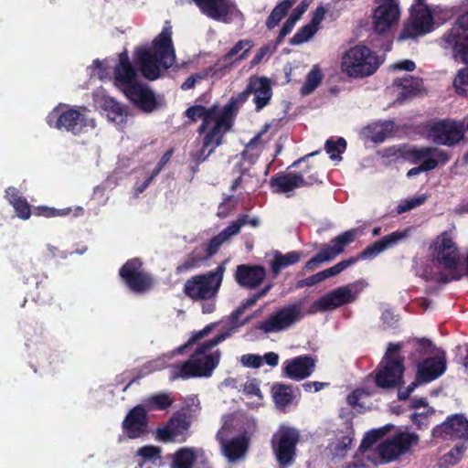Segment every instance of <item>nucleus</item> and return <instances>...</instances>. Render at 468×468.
I'll list each match as a JSON object with an SVG mask.
<instances>
[{"label":"nucleus","mask_w":468,"mask_h":468,"mask_svg":"<svg viewBox=\"0 0 468 468\" xmlns=\"http://www.w3.org/2000/svg\"><path fill=\"white\" fill-rule=\"evenodd\" d=\"M229 335L228 332L221 333L212 339L199 344L186 361L172 366L171 379L211 377L219 364L221 354L219 350L210 354L207 352L223 342Z\"/></svg>","instance_id":"1"},{"label":"nucleus","mask_w":468,"mask_h":468,"mask_svg":"<svg viewBox=\"0 0 468 468\" xmlns=\"http://www.w3.org/2000/svg\"><path fill=\"white\" fill-rule=\"evenodd\" d=\"M432 256L440 271L436 281L448 283L462 277L461 255L459 250L448 232L439 235L431 245Z\"/></svg>","instance_id":"2"},{"label":"nucleus","mask_w":468,"mask_h":468,"mask_svg":"<svg viewBox=\"0 0 468 468\" xmlns=\"http://www.w3.org/2000/svg\"><path fill=\"white\" fill-rule=\"evenodd\" d=\"M387 155L402 156L415 164L423 160L420 166L409 170L407 176L410 177L432 170L440 165H443L451 159L449 152L433 146L390 148L387 150Z\"/></svg>","instance_id":"3"},{"label":"nucleus","mask_w":468,"mask_h":468,"mask_svg":"<svg viewBox=\"0 0 468 468\" xmlns=\"http://www.w3.org/2000/svg\"><path fill=\"white\" fill-rule=\"evenodd\" d=\"M225 271V262H222L213 271L191 277L184 284V293L195 302L215 299L222 284Z\"/></svg>","instance_id":"4"},{"label":"nucleus","mask_w":468,"mask_h":468,"mask_svg":"<svg viewBox=\"0 0 468 468\" xmlns=\"http://www.w3.org/2000/svg\"><path fill=\"white\" fill-rule=\"evenodd\" d=\"M378 57L365 46L349 48L342 56L341 69L352 78L372 75L379 67Z\"/></svg>","instance_id":"5"},{"label":"nucleus","mask_w":468,"mask_h":468,"mask_svg":"<svg viewBox=\"0 0 468 468\" xmlns=\"http://www.w3.org/2000/svg\"><path fill=\"white\" fill-rule=\"evenodd\" d=\"M400 343L389 344L376 373V384L382 388H392L401 383L404 366L399 355Z\"/></svg>","instance_id":"6"},{"label":"nucleus","mask_w":468,"mask_h":468,"mask_svg":"<svg viewBox=\"0 0 468 468\" xmlns=\"http://www.w3.org/2000/svg\"><path fill=\"white\" fill-rule=\"evenodd\" d=\"M119 276L133 293L141 294L150 291L154 286L153 276L144 271L143 261L139 258L128 260L119 270Z\"/></svg>","instance_id":"7"},{"label":"nucleus","mask_w":468,"mask_h":468,"mask_svg":"<svg viewBox=\"0 0 468 468\" xmlns=\"http://www.w3.org/2000/svg\"><path fill=\"white\" fill-rule=\"evenodd\" d=\"M223 243V240L218 234L207 242L196 246L176 266V273L182 274L200 268L218 253Z\"/></svg>","instance_id":"8"},{"label":"nucleus","mask_w":468,"mask_h":468,"mask_svg":"<svg viewBox=\"0 0 468 468\" xmlns=\"http://www.w3.org/2000/svg\"><path fill=\"white\" fill-rule=\"evenodd\" d=\"M425 133L428 140L435 144L446 146L457 144L464 136L463 126L450 119L430 122Z\"/></svg>","instance_id":"9"},{"label":"nucleus","mask_w":468,"mask_h":468,"mask_svg":"<svg viewBox=\"0 0 468 468\" xmlns=\"http://www.w3.org/2000/svg\"><path fill=\"white\" fill-rule=\"evenodd\" d=\"M239 101L246 102L250 95H253L252 101L255 111L261 112L268 106L272 98L271 81L265 76L251 75L247 81L243 91L238 93Z\"/></svg>","instance_id":"10"},{"label":"nucleus","mask_w":468,"mask_h":468,"mask_svg":"<svg viewBox=\"0 0 468 468\" xmlns=\"http://www.w3.org/2000/svg\"><path fill=\"white\" fill-rule=\"evenodd\" d=\"M47 123L58 130H66L73 134H80L87 125L85 116L76 109L61 111L53 109L47 116Z\"/></svg>","instance_id":"11"},{"label":"nucleus","mask_w":468,"mask_h":468,"mask_svg":"<svg viewBox=\"0 0 468 468\" xmlns=\"http://www.w3.org/2000/svg\"><path fill=\"white\" fill-rule=\"evenodd\" d=\"M134 58L143 76L150 80H154L160 77V67L167 69L175 63L171 58L161 57L160 53L147 48L137 49L134 53Z\"/></svg>","instance_id":"12"},{"label":"nucleus","mask_w":468,"mask_h":468,"mask_svg":"<svg viewBox=\"0 0 468 468\" xmlns=\"http://www.w3.org/2000/svg\"><path fill=\"white\" fill-rule=\"evenodd\" d=\"M372 14V27L378 33H384L398 23L400 11L398 0H376Z\"/></svg>","instance_id":"13"},{"label":"nucleus","mask_w":468,"mask_h":468,"mask_svg":"<svg viewBox=\"0 0 468 468\" xmlns=\"http://www.w3.org/2000/svg\"><path fill=\"white\" fill-rule=\"evenodd\" d=\"M414 433L401 432L387 439L378 446V452L384 462H390L404 454L418 441Z\"/></svg>","instance_id":"14"},{"label":"nucleus","mask_w":468,"mask_h":468,"mask_svg":"<svg viewBox=\"0 0 468 468\" xmlns=\"http://www.w3.org/2000/svg\"><path fill=\"white\" fill-rule=\"evenodd\" d=\"M432 25L430 9L423 4H417L411 10V22L400 33V39L414 38L429 32Z\"/></svg>","instance_id":"15"},{"label":"nucleus","mask_w":468,"mask_h":468,"mask_svg":"<svg viewBox=\"0 0 468 468\" xmlns=\"http://www.w3.org/2000/svg\"><path fill=\"white\" fill-rule=\"evenodd\" d=\"M356 299V294L350 286L338 287L319 298L311 306L309 313L316 311H331L345 304L353 303Z\"/></svg>","instance_id":"16"},{"label":"nucleus","mask_w":468,"mask_h":468,"mask_svg":"<svg viewBox=\"0 0 468 468\" xmlns=\"http://www.w3.org/2000/svg\"><path fill=\"white\" fill-rule=\"evenodd\" d=\"M356 299V294L350 286L338 287L319 298L311 306L309 313L316 311H331L345 304L353 303Z\"/></svg>","instance_id":"17"},{"label":"nucleus","mask_w":468,"mask_h":468,"mask_svg":"<svg viewBox=\"0 0 468 468\" xmlns=\"http://www.w3.org/2000/svg\"><path fill=\"white\" fill-rule=\"evenodd\" d=\"M468 18L461 17L452 29L444 36L443 39L453 49L455 58H460L463 62L468 63Z\"/></svg>","instance_id":"18"},{"label":"nucleus","mask_w":468,"mask_h":468,"mask_svg":"<svg viewBox=\"0 0 468 468\" xmlns=\"http://www.w3.org/2000/svg\"><path fill=\"white\" fill-rule=\"evenodd\" d=\"M149 416L144 405H136L129 410L122 423L124 434L132 440L148 432Z\"/></svg>","instance_id":"19"},{"label":"nucleus","mask_w":468,"mask_h":468,"mask_svg":"<svg viewBox=\"0 0 468 468\" xmlns=\"http://www.w3.org/2000/svg\"><path fill=\"white\" fill-rule=\"evenodd\" d=\"M271 447L280 468H287L292 461V428L281 426L272 436Z\"/></svg>","instance_id":"20"},{"label":"nucleus","mask_w":468,"mask_h":468,"mask_svg":"<svg viewBox=\"0 0 468 468\" xmlns=\"http://www.w3.org/2000/svg\"><path fill=\"white\" fill-rule=\"evenodd\" d=\"M239 101V95H233L228 103L223 107L221 113L218 116L214 126L208 130L209 135L207 137V144L211 138L219 135L223 139L225 133L231 128L233 120L239 112V108L244 104Z\"/></svg>","instance_id":"21"},{"label":"nucleus","mask_w":468,"mask_h":468,"mask_svg":"<svg viewBox=\"0 0 468 468\" xmlns=\"http://www.w3.org/2000/svg\"><path fill=\"white\" fill-rule=\"evenodd\" d=\"M140 82L137 69L131 63L128 52L124 50L120 53L119 62L114 69V84L125 93Z\"/></svg>","instance_id":"22"},{"label":"nucleus","mask_w":468,"mask_h":468,"mask_svg":"<svg viewBox=\"0 0 468 468\" xmlns=\"http://www.w3.org/2000/svg\"><path fill=\"white\" fill-rule=\"evenodd\" d=\"M199 11L208 18L227 22L237 6L232 0H192Z\"/></svg>","instance_id":"23"},{"label":"nucleus","mask_w":468,"mask_h":468,"mask_svg":"<svg viewBox=\"0 0 468 468\" xmlns=\"http://www.w3.org/2000/svg\"><path fill=\"white\" fill-rule=\"evenodd\" d=\"M234 276L240 286L253 289L263 282L266 270L260 265L240 264L237 266Z\"/></svg>","instance_id":"24"},{"label":"nucleus","mask_w":468,"mask_h":468,"mask_svg":"<svg viewBox=\"0 0 468 468\" xmlns=\"http://www.w3.org/2000/svg\"><path fill=\"white\" fill-rule=\"evenodd\" d=\"M139 109L145 112H152L157 107L154 93L145 85L140 82L124 93Z\"/></svg>","instance_id":"25"},{"label":"nucleus","mask_w":468,"mask_h":468,"mask_svg":"<svg viewBox=\"0 0 468 468\" xmlns=\"http://www.w3.org/2000/svg\"><path fill=\"white\" fill-rule=\"evenodd\" d=\"M292 324V304L272 314L268 319L257 325L264 333L282 331Z\"/></svg>","instance_id":"26"},{"label":"nucleus","mask_w":468,"mask_h":468,"mask_svg":"<svg viewBox=\"0 0 468 468\" xmlns=\"http://www.w3.org/2000/svg\"><path fill=\"white\" fill-rule=\"evenodd\" d=\"M446 369V359L443 356L424 360L418 366L417 380L430 382L440 377Z\"/></svg>","instance_id":"27"},{"label":"nucleus","mask_w":468,"mask_h":468,"mask_svg":"<svg viewBox=\"0 0 468 468\" xmlns=\"http://www.w3.org/2000/svg\"><path fill=\"white\" fill-rule=\"evenodd\" d=\"M224 455L229 462H236L245 456L250 446V438L246 432L230 440H220Z\"/></svg>","instance_id":"28"},{"label":"nucleus","mask_w":468,"mask_h":468,"mask_svg":"<svg viewBox=\"0 0 468 468\" xmlns=\"http://www.w3.org/2000/svg\"><path fill=\"white\" fill-rule=\"evenodd\" d=\"M408 235V230L395 231L383 237L381 239L367 246L362 252V258H373L384 250L393 247Z\"/></svg>","instance_id":"29"},{"label":"nucleus","mask_w":468,"mask_h":468,"mask_svg":"<svg viewBox=\"0 0 468 468\" xmlns=\"http://www.w3.org/2000/svg\"><path fill=\"white\" fill-rule=\"evenodd\" d=\"M439 429L445 435L468 440V420L462 415L449 418Z\"/></svg>","instance_id":"30"},{"label":"nucleus","mask_w":468,"mask_h":468,"mask_svg":"<svg viewBox=\"0 0 468 468\" xmlns=\"http://www.w3.org/2000/svg\"><path fill=\"white\" fill-rule=\"evenodd\" d=\"M261 224L258 217H250L248 214H240L237 219L232 221L227 228L218 233L223 242L228 241L232 236L239 233L242 227L249 225L252 228H257Z\"/></svg>","instance_id":"31"},{"label":"nucleus","mask_w":468,"mask_h":468,"mask_svg":"<svg viewBox=\"0 0 468 468\" xmlns=\"http://www.w3.org/2000/svg\"><path fill=\"white\" fill-rule=\"evenodd\" d=\"M5 198L13 206L16 216L21 219H28L31 215V207L26 197H22L19 191L9 186L5 189Z\"/></svg>","instance_id":"32"},{"label":"nucleus","mask_w":468,"mask_h":468,"mask_svg":"<svg viewBox=\"0 0 468 468\" xmlns=\"http://www.w3.org/2000/svg\"><path fill=\"white\" fill-rule=\"evenodd\" d=\"M169 424L174 429L178 437V441L184 442L187 438V431L191 425V414L188 409H182L175 412L169 419Z\"/></svg>","instance_id":"33"},{"label":"nucleus","mask_w":468,"mask_h":468,"mask_svg":"<svg viewBox=\"0 0 468 468\" xmlns=\"http://www.w3.org/2000/svg\"><path fill=\"white\" fill-rule=\"evenodd\" d=\"M325 11L323 7H317L309 24L301 27L294 35V44H301L310 40L318 30V26L324 19Z\"/></svg>","instance_id":"34"},{"label":"nucleus","mask_w":468,"mask_h":468,"mask_svg":"<svg viewBox=\"0 0 468 468\" xmlns=\"http://www.w3.org/2000/svg\"><path fill=\"white\" fill-rule=\"evenodd\" d=\"M154 51L160 53L161 57H166L176 59L175 49L172 43V29L170 27L163 28L161 33L154 38Z\"/></svg>","instance_id":"35"},{"label":"nucleus","mask_w":468,"mask_h":468,"mask_svg":"<svg viewBox=\"0 0 468 468\" xmlns=\"http://www.w3.org/2000/svg\"><path fill=\"white\" fill-rule=\"evenodd\" d=\"M101 109L107 113V117L113 122L121 124L125 122L127 113L123 106L110 96L101 98Z\"/></svg>","instance_id":"36"},{"label":"nucleus","mask_w":468,"mask_h":468,"mask_svg":"<svg viewBox=\"0 0 468 468\" xmlns=\"http://www.w3.org/2000/svg\"><path fill=\"white\" fill-rule=\"evenodd\" d=\"M209 135V131L206 133L202 140V146L200 150L191 153L190 158L192 163L202 164L209 155H211L217 147L222 144L223 139L219 135H216L207 144V137Z\"/></svg>","instance_id":"37"},{"label":"nucleus","mask_w":468,"mask_h":468,"mask_svg":"<svg viewBox=\"0 0 468 468\" xmlns=\"http://www.w3.org/2000/svg\"><path fill=\"white\" fill-rule=\"evenodd\" d=\"M197 461L193 448H181L173 456L171 468H192Z\"/></svg>","instance_id":"38"},{"label":"nucleus","mask_w":468,"mask_h":468,"mask_svg":"<svg viewBox=\"0 0 468 468\" xmlns=\"http://www.w3.org/2000/svg\"><path fill=\"white\" fill-rule=\"evenodd\" d=\"M394 85L401 88L398 98L399 101H404L410 96L416 95L420 89V80L412 77L398 79L394 81Z\"/></svg>","instance_id":"39"},{"label":"nucleus","mask_w":468,"mask_h":468,"mask_svg":"<svg viewBox=\"0 0 468 468\" xmlns=\"http://www.w3.org/2000/svg\"><path fill=\"white\" fill-rule=\"evenodd\" d=\"M271 393L275 405L280 410H283L292 400L291 386L276 383L271 388Z\"/></svg>","instance_id":"40"},{"label":"nucleus","mask_w":468,"mask_h":468,"mask_svg":"<svg viewBox=\"0 0 468 468\" xmlns=\"http://www.w3.org/2000/svg\"><path fill=\"white\" fill-rule=\"evenodd\" d=\"M292 7V0H283L278 4L271 11L266 20V27L271 30L285 17L289 10Z\"/></svg>","instance_id":"41"},{"label":"nucleus","mask_w":468,"mask_h":468,"mask_svg":"<svg viewBox=\"0 0 468 468\" xmlns=\"http://www.w3.org/2000/svg\"><path fill=\"white\" fill-rule=\"evenodd\" d=\"M315 361L308 356L294 358V378H304L312 374Z\"/></svg>","instance_id":"42"},{"label":"nucleus","mask_w":468,"mask_h":468,"mask_svg":"<svg viewBox=\"0 0 468 468\" xmlns=\"http://www.w3.org/2000/svg\"><path fill=\"white\" fill-rule=\"evenodd\" d=\"M252 47V42L248 39L238 41L225 55L226 60H243L245 59Z\"/></svg>","instance_id":"43"},{"label":"nucleus","mask_w":468,"mask_h":468,"mask_svg":"<svg viewBox=\"0 0 468 468\" xmlns=\"http://www.w3.org/2000/svg\"><path fill=\"white\" fill-rule=\"evenodd\" d=\"M173 404V399L168 393L161 392L152 395L145 400V405L151 410H165Z\"/></svg>","instance_id":"44"},{"label":"nucleus","mask_w":468,"mask_h":468,"mask_svg":"<svg viewBox=\"0 0 468 468\" xmlns=\"http://www.w3.org/2000/svg\"><path fill=\"white\" fill-rule=\"evenodd\" d=\"M270 186L275 193H287L292 191V175L279 174L271 179Z\"/></svg>","instance_id":"45"},{"label":"nucleus","mask_w":468,"mask_h":468,"mask_svg":"<svg viewBox=\"0 0 468 468\" xmlns=\"http://www.w3.org/2000/svg\"><path fill=\"white\" fill-rule=\"evenodd\" d=\"M203 122L200 124V126L197 129L198 134H206L207 133V128L209 124L214 122V124L216 123V120L218 118V105H212L211 107H205L203 106Z\"/></svg>","instance_id":"46"},{"label":"nucleus","mask_w":468,"mask_h":468,"mask_svg":"<svg viewBox=\"0 0 468 468\" xmlns=\"http://www.w3.org/2000/svg\"><path fill=\"white\" fill-rule=\"evenodd\" d=\"M452 85L459 95L468 97V67L458 71Z\"/></svg>","instance_id":"47"},{"label":"nucleus","mask_w":468,"mask_h":468,"mask_svg":"<svg viewBox=\"0 0 468 468\" xmlns=\"http://www.w3.org/2000/svg\"><path fill=\"white\" fill-rule=\"evenodd\" d=\"M322 80V74L317 67H314L307 75L305 83L301 89L303 95L310 94L314 90Z\"/></svg>","instance_id":"48"},{"label":"nucleus","mask_w":468,"mask_h":468,"mask_svg":"<svg viewBox=\"0 0 468 468\" xmlns=\"http://www.w3.org/2000/svg\"><path fill=\"white\" fill-rule=\"evenodd\" d=\"M179 437L175 432L169 421L163 427H159L155 431V440L162 442H174L178 441Z\"/></svg>","instance_id":"49"},{"label":"nucleus","mask_w":468,"mask_h":468,"mask_svg":"<svg viewBox=\"0 0 468 468\" xmlns=\"http://www.w3.org/2000/svg\"><path fill=\"white\" fill-rule=\"evenodd\" d=\"M356 261V258H350L348 260L342 261L338 262L337 264H335V266L320 271V274H321L320 276L322 277L323 281H324L328 278L334 277V276L339 274L340 272H342L347 267L354 264Z\"/></svg>","instance_id":"50"},{"label":"nucleus","mask_w":468,"mask_h":468,"mask_svg":"<svg viewBox=\"0 0 468 468\" xmlns=\"http://www.w3.org/2000/svg\"><path fill=\"white\" fill-rule=\"evenodd\" d=\"M166 367V360L165 357H157L155 359L145 362L139 371L141 377H144L155 371H160Z\"/></svg>","instance_id":"51"},{"label":"nucleus","mask_w":468,"mask_h":468,"mask_svg":"<svg viewBox=\"0 0 468 468\" xmlns=\"http://www.w3.org/2000/svg\"><path fill=\"white\" fill-rule=\"evenodd\" d=\"M346 146V143L344 138H338L336 142L327 140L325 143V150L332 160H339V154L343 153Z\"/></svg>","instance_id":"52"},{"label":"nucleus","mask_w":468,"mask_h":468,"mask_svg":"<svg viewBox=\"0 0 468 468\" xmlns=\"http://www.w3.org/2000/svg\"><path fill=\"white\" fill-rule=\"evenodd\" d=\"M292 264V252H288L285 255H282L277 252L273 261H271V267L273 273L278 274L282 269Z\"/></svg>","instance_id":"53"},{"label":"nucleus","mask_w":468,"mask_h":468,"mask_svg":"<svg viewBox=\"0 0 468 468\" xmlns=\"http://www.w3.org/2000/svg\"><path fill=\"white\" fill-rule=\"evenodd\" d=\"M32 278L33 282H35L36 284V289L41 290V292H43V294L41 295V292H37L36 296H33V300L40 303L48 302L51 299L50 292L47 289L46 285L42 284V282L39 281V275H33Z\"/></svg>","instance_id":"54"},{"label":"nucleus","mask_w":468,"mask_h":468,"mask_svg":"<svg viewBox=\"0 0 468 468\" xmlns=\"http://www.w3.org/2000/svg\"><path fill=\"white\" fill-rule=\"evenodd\" d=\"M137 454L147 461H156L161 458V448L154 445H145L137 451Z\"/></svg>","instance_id":"55"},{"label":"nucleus","mask_w":468,"mask_h":468,"mask_svg":"<svg viewBox=\"0 0 468 468\" xmlns=\"http://www.w3.org/2000/svg\"><path fill=\"white\" fill-rule=\"evenodd\" d=\"M213 324H207L202 330L195 332L185 345L177 348V353H182L186 348L189 347L190 346L197 343L203 337L207 336L211 332Z\"/></svg>","instance_id":"56"},{"label":"nucleus","mask_w":468,"mask_h":468,"mask_svg":"<svg viewBox=\"0 0 468 468\" xmlns=\"http://www.w3.org/2000/svg\"><path fill=\"white\" fill-rule=\"evenodd\" d=\"M425 200V196H419L417 197L404 200L397 207V212L398 214H402L404 212L410 211L412 208L423 204Z\"/></svg>","instance_id":"57"},{"label":"nucleus","mask_w":468,"mask_h":468,"mask_svg":"<svg viewBox=\"0 0 468 468\" xmlns=\"http://www.w3.org/2000/svg\"><path fill=\"white\" fill-rule=\"evenodd\" d=\"M385 429L374 430L369 431L362 441L360 448L363 450L370 448L373 445V443L377 441L378 439H379L385 434Z\"/></svg>","instance_id":"58"},{"label":"nucleus","mask_w":468,"mask_h":468,"mask_svg":"<svg viewBox=\"0 0 468 468\" xmlns=\"http://www.w3.org/2000/svg\"><path fill=\"white\" fill-rule=\"evenodd\" d=\"M241 363L247 367L259 368L262 365V357L254 354L243 355Z\"/></svg>","instance_id":"59"},{"label":"nucleus","mask_w":468,"mask_h":468,"mask_svg":"<svg viewBox=\"0 0 468 468\" xmlns=\"http://www.w3.org/2000/svg\"><path fill=\"white\" fill-rule=\"evenodd\" d=\"M270 128L269 124H265L263 129L259 132L247 144V148L252 149L258 145L265 144L269 139H264L263 136L266 134L268 129Z\"/></svg>","instance_id":"60"},{"label":"nucleus","mask_w":468,"mask_h":468,"mask_svg":"<svg viewBox=\"0 0 468 468\" xmlns=\"http://www.w3.org/2000/svg\"><path fill=\"white\" fill-rule=\"evenodd\" d=\"M203 105H194L187 108L185 112V115L191 120V122H196L198 119L203 121Z\"/></svg>","instance_id":"61"},{"label":"nucleus","mask_w":468,"mask_h":468,"mask_svg":"<svg viewBox=\"0 0 468 468\" xmlns=\"http://www.w3.org/2000/svg\"><path fill=\"white\" fill-rule=\"evenodd\" d=\"M292 29V14H291L283 24L278 37L275 39V46L280 45L284 37L287 36Z\"/></svg>","instance_id":"62"},{"label":"nucleus","mask_w":468,"mask_h":468,"mask_svg":"<svg viewBox=\"0 0 468 468\" xmlns=\"http://www.w3.org/2000/svg\"><path fill=\"white\" fill-rule=\"evenodd\" d=\"M317 180L315 174L311 175H294V187L302 186L304 185H311Z\"/></svg>","instance_id":"63"},{"label":"nucleus","mask_w":468,"mask_h":468,"mask_svg":"<svg viewBox=\"0 0 468 468\" xmlns=\"http://www.w3.org/2000/svg\"><path fill=\"white\" fill-rule=\"evenodd\" d=\"M244 392L248 395L261 397V389L256 379H250L244 385Z\"/></svg>","instance_id":"64"}]
</instances>
